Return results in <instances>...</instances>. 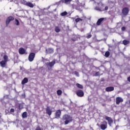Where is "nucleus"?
Here are the masks:
<instances>
[{"mask_svg":"<svg viewBox=\"0 0 130 130\" xmlns=\"http://www.w3.org/2000/svg\"><path fill=\"white\" fill-rule=\"evenodd\" d=\"M76 95L78 97H84V91L81 89L78 90L76 92Z\"/></svg>","mask_w":130,"mask_h":130,"instance_id":"nucleus-6","label":"nucleus"},{"mask_svg":"<svg viewBox=\"0 0 130 130\" xmlns=\"http://www.w3.org/2000/svg\"><path fill=\"white\" fill-rule=\"evenodd\" d=\"M46 113L49 116H50L51 114H52V111L51 110V109H50V107H47L46 108Z\"/></svg>","mask_w":130,"mask_h":130,"instance_id":"nucleus-10","label":"nucleus"},{"mask_svg":"<svg viewBox=\"0 0 130 130\" xmlns=\"http://www.w3.org/2000/svg\"><path fill=\"white\" fill-rule=\"evenodd\" d=\"M100 128L102 130H106L107 128V122L106 121L102 122L100 125Z\"/></svg>","mask_w":130,"mask_h":130,"instance_id":"nucleus-3","label":"nucleus"},{"mask_svg":"<svg viewBox=\"0 0 130 130\" xmlns=\"http://www.w3.org/2000/svg\"><path fill=\"white\" fill-rule=\"evenodd\" d=\"M10 112H13V113L15 112V109H14L13 108H11L10 109Z\"/></svg>","mask_w":130,"mask_h":130,"instance_id":"nucleus-34","label":"nucleus"},{"mask_svg":"<svg viewBox=\"0 0 130 130\" xmlns=\"http://www.w3.org/2000/svg\"><path fill=\"white\" fill-rule=\"evenodd\" d=\"M125 29H126V28H125V26H123V27H121V30L122 31H125Z\"/></svg>","mask_w":130,"mask_h":130,"instance_id":"nucleus-33","label":"nucleus"},{"mask_svg":"<svg viewBox=\"0 0 130 130\" xmlns=\"http://www.w3.org/2000/svg\"><path fill=\"white\" fill-rule=\"evenodd\" d=\"M54 64H55V60H53L51 62L47 63V66H48L50 68H52Z\"/></svg>","mask_w":130,"mask_h":130,"instance_id":"nucleus-16","label":"nucleus"},{"mask_svg":"<svg viewBox=\"0 0 130 130\" xmlns=\"http://www.w3.org/2000/svg\"><path fill=\"white\" fill-rule=\"evenodd\" d=\"M127 81L128 82H130V77L127 78Z\"/></svg>","mask_w":130,"mask_h":130,"instance_id":"nucleus-38","label":"nucleus"},{"mask_svg":"<svg viewBox=\"0 0 130 130\" xmlns=\"http://www.w3.org/2000/svg\"><path fill=\"white\" fill-rule=\"evenodd\" d=\"M22 118H27V112H24L22 115Z\"/></svg>","mask_w":130,"mask_h":130,"instance_id":"nucleus-22","label":"nucleus"},{"mask_svg":"<svg viewBox=\"0 0 130 130\" xmlns=\"http://www.w3.org/2000/svg\"><path fill=\"white\" fill-rule=\"evenodd\" d=\"M105 90L106 92H112V91H114V87L109 86L106 87Z\"/></svg>","mask_w":130,"mask_h":130,"instance_id":"nucleus-14","label":"nucleus"},{"mask_svg":"<svg viewBox=\"0 0 130 130\" xmlns=\"http://www.w3.org/2000/svg\"><path fill=\"white\" fill-rule=\"evenodd\" d=\"M61 115V111L60 110H57L55 113V118H60Z\"/></svg>","mask_w":130,"mask_h":130,"instance_id":"nucleus-8","label":"nucleus"},{"mask_svg":"<svg viewBox=\"0 0 130 130\" xmlns=\"http://www.w3.org/2000/svg\"><path fill=\"white\" fill-rule=\"evenodd\" d=\"M27 6H28V7H29L30 8H33L34 7V5H33V4L31 3H27Z\"/></svg>","mask_w":130,"mask_h":130,"instance_id":"nucleus-28","label":"nucleus"},{"mask_svg":"<svg viewBox=\"0 0 130 130\" xmlns=\"http://www.w3.org/2000/svg\"><path fill=\"white\" fill-rule=\"evenodd\" d=\"M36 54L34 52H31L29 53L28 55V60L29 61H33L34 60V58H35Z\"/></svg>","mask_w":130,"mask_h":130,"instance_id":"nucleus-4","label":"nucleus"},{"mask_svg":"<svg viewBox=\"0 0 130 130\" xmlns=\"http://www.w3.org/2000/svg\"><path fill=\"white\" fill-rule=\"evenodd\" d=\"M110 55V52L109 51H106L105 53V56L106 57H108Z\"/></svg>","mask_w":130,"mask_h":130,"instance_id":"nucleus-24","label":"nucleus"},{"mask_svg":"<svg viewBox=\"0 0 130 130\" xmlns=\"http://www.w3.org/2000/svg\"><path fill=\"white\" fill-rule=\"evenodd\" d=\"M104 21H106V18H101L99 19L96 22L97 26H100V25H101V24H102Z\"/></svg>","mask_w":130,"mask_h":130,"instance_id":"nucleus-7","label":"nucleus"},{"mask_svg":"<svg viewBox=\"0 0 130 130\" xmlns=\"http://www.w3.org/2000/svg\"><path fill=\"white\" fill-rule=\"evenodd\" d=\"M28 83V78H24L21 82L22 85H25V84H27Z\"/></svg>","mask_w":130,"mask_h":130,"instance_id":"nucleus-18","label":"nucleus"},{"mask_svg":"<svg viewBox=\"0 0 130 130\" xmlns=\"http://www.w3.org/2000/svg\"><path fill=\"white\" fill-rule=\"evenodd\" d=\"M46 53H53V49L51 48H49L46 49Z\"/></svg>","mask_w":130,"mask_h":130,"instance_id":"nucleus-17","label":"nucleus"},{"mask_svg":"<svg viewBox=\"0 0 130 130\" xmlns=\"http://www.w3.org/2000/svg\"><path fill=\"white\" fill-rule=\"evenodd\" d=\"M105 11H107V10H108V6H106V7H105Z\"/></svg>","mask_w":130,"mask_h":130,"instance_id":"nucleus-36","label":"nucleus"},{"mask_svg":"<svg viewBox=\"0 0 130 130\" xmlns=\"http://www.w3.org/2000/svg\"><path fill=\"white\" fill-rule=\"evenodd\" d=\"M91 37H92V35H91V34H89V35H88L86 36V38L87 39H89V38H91Z\"/></svg>","mask_w":130,"mask_h":130,"instance_id":"nucleus-31","label":"nucleus"},{"mask_svg":"<svg viewBox=\"0 0 130 130\" xmlns=\"http://www.w3.org/2000/svg\"><path fill=\"white\" fill-rule=\"evenodd\" d=\"M62 119L63 120H66L64 121L65 124H69V122L73 121V118L68 114L64 115L62 117Z\"/></svg>","mask_w":130,"mask_h":130,"instance_id":"nucleus-1","label":"nucleus"},{"mask_svg":"<svg viewBox=\"0 0 130 130\" xmlns=\"http://www.w3.org/2000/svg\"><path fill=\"white\" fill-rule=\"evenodd\" d=\"M71 40H72V41H77V38H73L71 39Z\"/></svg>","mask_w":130,"mask_h":130,"instance_id":"nucleus-35","label":"nucleus"},{"mask_svg":"<svg viewBox=\"0 0 130 130\" xmlns=\"http://www.w3.org/2000/svg\"><path fill=\"white\" fill-rule=\"evenodd\" d=\"M80 21H81L82 22V21H83V19L80 18L75 19V22H76V23H78V22H80Z\"/></svg>","mask_w":130,"mask_h":130,"instance_id":"nucleus-29","label":"nucleus"},{"mask_svg":"<svg viewBox=\"0 0 130 130\" xmlns=\"http://www.w3.org/2000/svg\"><path fill=\"white\" fill-rule=\"evenodd\" d=\"M55 31L57 33H58V32H60V29H59V27H58V26H56L55 28Z\"/></svg>","mask_w":130,"mask_h":130,"instance_id":"nucleus-23","label":"nucleus"},{"mask_svg":"<svg viewBox=\"0 0 130 130\" xmlns=\"http://www.w3.org/2000/svg\"><path fill=\"white\" fill-rule=\"evenodd\" d=\"M57 94L58 96H60V95L62 94V91H61V90H57Z\"/></svg>","mask_w":130,"mask_h":130,"instance_id":"nucleus-26","label":"nucleus"},{"mask_svg":"<svg viewBox=\"0 0 130 130\" xmlns=\"http://www.w3.org/2000/svg\"><path fill=\"white\" fill-rule=\"evenodd\" d=\"M35 130H42V129H41V127H40V126H37V127L36 128Z\"/></svg>","mask_w":130,"mask_h":130,"instance_id":"nucleus-32","label":"nucleus"},{"mask_svg":"<svg viewBox=\"0 0 130 130\" xmlns=\"http://www.w3.org/2000/svg\"><path fill=\"white\" fill-rule=\"evenodd\" d=\"M7 61L2 60L0 61V66L2 68H6L7 67Z\"/></svg>","mask_w":130,"mask_h":130,"instance_id":"nucleus-15","label":"nucleus"},{"mask_svg":"<svg viewBox=\"0 0 130 130\" xmlns=\"http://www.w3.org/2000/svg\"><path fill=\"white\" fill-rule=\"evenodd\" d=\"M18 52L19 54H25V53H26V50H25L24 48L21 47L19 49Z\"/></svg>","mask_w":130,"mask_h":130,"instance_id":"nucleus-12","label":"nucleus"},{"mask_svg":"<svg viewBox=\"0 0 130 130\" xmlns=\"http://www.w3.org/2000/svg\"><path fill=\"white\" fill-rule=\"evenodd\" d=\"M67 15H68V12H67L66 11L61 13V16H62V17L64 16H67Z\"/></svg>","mask_w":130,"mask_h":130,"instance_id":"nucleus-30","label":"nucleus"},{"mask_svg":"<svg viewBox=\"0 0 130 130\" xmlns=\"http://www.w3.org/2000/svg\"><path fill=\"white\" fill-rule=\"evenodd\" d=\"M15 25L16 26H20V22L17 19H15Z\"/></svg>","mask_w":130,"mask_h":130,"instance_id":"nucleus-27","label":"nucleus"},{"mask_svg":"<svg viewBox=\"0 0 130 130\" xmlns=\"http://www.w3.org/2000/svg\"><path fill=\"white\" fill-rule=\"evenodd\" d=\"M14 20H15V17H14L13 16H10L8 17L6 20V26H9V24H10V23H11L12 21H14Z\"/></svg>","mask_w":130,"mask_h":130,"instance_id":"nucleus-2","label":"nucleus"},{"mask_svg":"<svg viewBox=\"0 0 130 130\" xmlns=\"http://www.w3.org/2000/svg\"><path fill=\"white\" fill-rule=\"evenodd\" d=\"M129 10L128 8L125 7L122 9V13L123 14H124L125 16H126L127 14H128Z\"/></svg>","mask_w":130,"mask_h":130,"instance_id":"nucleus-11","label":"nucleus"},{"mask_svg":"<svg viewBox=\"0 0 130 130\" xmlns=\"http://www.w3.org/2000/svg\"><path fill=\"white\" fill-rule=\"evenodd\" d=\"M122 43L124 45H127V44H129V41L126 40H124L122 41Z\"/></svg>","mask_w":130,"mask_h":130,"instance_id":"nucleus-21","label":"nucleus"},{"mask_svg":"<svg viewBox=\"0 0 130 130\" xmlns=\"http://www.w3.org/2000/svg\"><path fill=\"white\" fill-rule=\"evenodd\" d=\"M4 60L5 61H9V56L7 55V54H5L3 56Z\"/></svg>","mask_w":130,"mask_h":130,"instance_id":"nucleus-19","label":"nucleus"},{"mask_svg":"<svg viewBox=\"0 0 130 130\" xmlns=\"http://www.w3.org/2000/svg\"><path fill=\"white\" fill-rule=\"evenodd\" d=\"M24 108V106L22 104H19L18 106V109L19 110H21V109H23Z\"/></svg>","mask_w":130,"mask_h":130,"instance_id":"nucleus-25","label":"nucleus"},{"mask_svg":"<svg viewBox=\"0 0 130 130\" xmlns=\"http://www.w3.org/2000/svg\"><path fill=\"white\" fill-rule=\"evenodd\" d=\"M123 102V99L120 97H117L116 98V104L119 105L121 103Z\"/></svg>","mask_w":130,"mask_h":130,"instance_id":"nucleus-9","label":"nucleus"},{"mask_svg":"<svg viewBox=\"0 0 130 130\" xmlns=\"http://www.w3.org/2000/svg\"><path fill=\"white\" fill-rule=\"evenodd\" d=\"M76 87L78 88L79 89H84V86L82 85L81 84H80L79 83H76Z\"/></svg>","mask_w":130,"mask_h":130,"instance_id":"nucleus-20","label":"nucleus"},{"mask_svg":"<svg viewBox=\"0 0 130 130\" xmlns=\"http://www.w3.org/2000/svg\"><path fill=\"white\" fill-rule=\"evenodd\" d=\"M99 74H100L99 72H96L95 73V76H99Z\"/></svg>","mask_w":130,"mask_h":130,"instance_id":"nucleus-37","label":"nucleus"},{"mask_svg":"<svg viewBox=\"0 0 130 130\" xmlns=\"http://www.w3.org/2000/svg\"><path fill=\"white\" fill-rule=\"evenodd\" d=\"M105 119H106V120H107L109 125L110 126H111V124H112V123H113V119H112V118H111L107 116H105Z\"/></svg>","mask_w":130,"mask_h":130,"instance_id":"nucleus-5","label":"nucleus"},{"mask_svg":"<svg viewBox=\"0 0 130 130\" xmlns=\"http://www.w3.org/2000/svg\"><path fill=\"white\" fill-rule=\"evenodd\" d=\"M62 4H64L65 5H70L73 0H60Z\"/></svg>","mask_w":130,"mask_h":130,"instance_id":"nucleus-13","label":"nucleus"}]
</instances>
